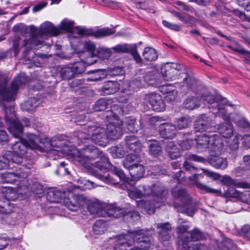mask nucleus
<instances>
[{
  "label": "nucleus",
  "mask_w": 250,
  "mask_h": 250,
  "mask_svg": "<svg viewBox=\"0 0 250 250\" xmlns=\"http://www.w3.org/2000/svg\"><path fill=\"white\" fill-rule=\"evenodd\" d=\"M228 146L232 150H236L239 146L238 139L237 137L233 140H229L228 143Z\"/></svg>",
  "instance_id": "64"
},
{
  "label": "nucleus",
  "mask_w": 250,
  "mask_h": 250,
  "mask_svg": "<svg viewBox=\"0 0 250 250\" xmlns=\"http://www.w3.org/2000/svg\"><path fill=\"white\" fill-rule=\"evenodd\" d=\"M143 56L144 59L147 61H153L158 58L156 50L149 47H146L143 52Z\"/></svg>",
  "instance_id": "42"
},
{
  "label": "nucleus",
  "mask_w": 250,
  "mask_h": 250,
  "mask_svg": "<svg viewBox=\"0 0 250 250\" xmlns=\"http://www.w3.org/2000/svg\"><path fill=\"white\" fill-rule=\"evenodd\" d=\"M228 116V119L224 120L226 121L225 123L218 124L216 126L214 130L217 129L218 132L225 138H229L232 136L233 134V129L232 124L228 121L229 116L226 113Z\"/></svg>",
  "instance_id": "20"
},
{
  "label": "nucleus",
  "mask_w": 250,
  "mask_h": 250,
  "mask_svg": "<svg viewBox=\"0 0 250 250\" xmlns=\"http://www.w3.org/2000/svg\"><path fill=\"white\" fill-rule=\"evenodd\" d=\"M111 100L102 99L97 101L93 106L94 111L98 112L104 110L111 103Z\"/></svg>",
  "instance_id": "44"
},
{
  "label": "nucleus",
  "mask_w": 250,
  "mask_h": 250,
  "mask_svg": "<svg viewBox=\"0 0 250 250\" xmlns=\"http://www.w3.org/2000/svg\"><path fill=\"white\" fill-rule=\"evenodd\" d=\"M127 169H128L132 178L135 180H138L143 177L145 171L144 167L139 163Z\"/></svg>",
  "instance_id": "29"
},
{
  "label": "nucleus",
  "mask_w": 250,
  "mask_h": 250,
  "mask_svg": "<svg viewBox=\"0 0 250 250\" xmlns=\"http://www.w3.org/2000/svg\"><path fill=\"white\" fill-rule=\"evenodd\" d=\"M175 7L179 10H184L186 11L192 12L194 9L185 2L181 1H176L175 2Z\"/></svg>",
  "instance_id": "58"
},
{
  "label": "nucleus",
  "mask_w": 250,
  "mask_h": 250,
  "mask_svg": "<svg viewBox=\"0 0 250 250\" xmlns=\"http://www.w3.org/2000/svg\"><path fill=\"white\" fill-rule=\"evenodd\" d=\"M95 71L102 72L103 75L110 77L123 76L125 75V71L123 67L120 66H115L113 68H108L107 69H98Z\"/></svg>",
  "instance_id": "28"
},
{
  "label": "nucleus",
  "mask_w": 250,
  "mask_h": 250,
  "mask_svg": "<svg viewBox=\"0 0 250 250\" xmlns=\"http://www.w3.org/2000/svg\"><path fill=\"white\" fill-rule=\"evenodd\" d=\"M119 88V84L115 81H108L104 86V92L106 94H113Z\"/></svg>",
  "instance_id": "43"
},
{
  "label": "nucleus",
  "mask_w": 250,
  "mask_h": 250,
  "mask_svg": "<svg viewBox=\"0 0 250 250\" xmlns=\"http://www.w3.org/2000/svg\"><path fill=\"white\" fill-rule=\"evenodd\" d=\"M191 161L201 163L205 162V159L202 157L197 156L195 154H190L188 155L186 158V161L183 164L184 168L187 170L192 171L195 169V167L191 164Z\"/></svg>",
  "instance_id": "32"
},
{
  "label": "nucleus",
  "mask_w": 250,
  "mask_h": 250,
  "mask_svg": "<svg viewBox=\"0 0 250 250\" xmlns=\"http://www.w3.org/2000/svg\"><path fill=\"white\" fill-rule=\"evenodd\" d=\"M185 108L192 110L199 106V101L194 97H188L184 102Z\"/></svg>",
  "instance_id": "48"
},
{
  "label": "nucleus",
  "mask_w": 250,
  "mask_h": 250,
  "mask_svg": "<svg viewBox=\"0 0 250 250\" xmlns=\"http://www.w3.org/2000/svg\"><path fill=\"white\" fill-rule=\"evenodd\" d=\"M177 94V91L176 90L169 89L168 93L165 96V99L167 102H173L176 99Z\"/></svg>",
  "instance_id": "60"
},
{
  "label": "nucleus",
  "mask_w": 250,
  "mask_h": 250,
  "mask_svg": "<svg viewBox=\"0 0 250 250\" xmlns=\"http://www.w3.org/2000/svg\"><path fill=\"white\" fill-rule=\"evenodd\" d=\"M88 133L87 137H85L83 132H80L78 134L79 137L81 139H88L89 137H91V140L99 146H104L107 143L108 137L104 128L91 126L88 129Z\"/></svg>",
  "instance_id": "11"
},
{
  "label": "nucleus",
  "mask_w": 250,
  "mask_h": 250,
  "mask_svg": "<svg viewBox=\"0 0 250 250\" xmlns=\"http://www.w3.org/2000/svg\"><path fill=\"white\" fill-rule=\"evenodd\" d=\"M104 216L106 215L109 217H113L114 218H118L122 216H125L127 214L126 212L125 208H120L119 207H112L110 206L104 207Z\"/></svg>",
  "instance_id": "24"
},
{
  "label": "nucleus",
  "mask_w": 250,
  "mask_h": 250,
  "mask_svg": "<svg viewBox=\"0 0 250 250\" xmlns=\"http://www.w3.org/2000/svg\"><path fill=\"white\" fill-rule=\"evenodd\" d=\"M60 76L62 78H72L75 77L74 72L70 67H64L60 70Z\"/></svg>",
  "instance_id": "53"
},
{
  "label": "nucleus",
  "mask_w": 250,
  "mask_h": 250,
  "mask_svg": "<svg viewBox=\"0 0 250 250\" xmlns=\"http://www.w3.org/2000/svg\"><path fill=\"white\" fill-rule=\"evenodd\" d=\"M209 163L214 167L222 169H225L228 166L226 159L215 155L210 159Z\"/></svg>",
  "instance_id": "35"
},
{
  "label": "nucleus",
  "mask_w": 250,
  "mask_h": 250,
  "mask_svg": "<svg viewBox=\"0 0 250 250\" xmlns=\"http://www.w3.org/2000/svg\"><path fill=\"white\" fill-rule=\"evenodd\" d=\"M38 33L43 36L50 35L53 36H58L60 34V28L56 27L50 22H45L42 25L40 30H38Z\"/></svg>",
  "instance_id": "21"
},
{
  "label": "nucleus",
  "mask_w": 250,
  "mask_h": 250,
  "mask_svg": "<svg viewBox=\"0 0 250 250\" xmlns=\"http://www.w3.org/2000/svg\"><path fill=\"white\" fill-rule=\"evenodd\" d=\"M74 157L80 165L91 170V173L98 178L107 183H112L108 174L103 175L99 173L96 170L93 169L96 167L101 171L106 169H110L120 179L125 182H128L129 178L126 177L123 170L117 167L112 166L108 161V159L103 154L102 151L93 145H88L83 148L81 151L78 149L74 150Z\"/></svg>",
  "instance_id": "1"
},
{
  "label": "nucleus",
  "mask_w": 250,
  "mask_h": 250,
  "mask_svg": "<svg viewBox=\"0 0 250 250\" xmlns=\"http://www.w3.org/2000/svg\"><path fill=\"white\" fill-rule=\"evenodd\" d=\"M227 47L232 51L239 53L242 55L246 56L248 59H250V52L245 50L237 42L233 41L232 45H227Z\"/></svg>",
  "instance_id": "41"
},
{
  "label": "nucleus",
  "mask_w": 250,
  "mask_h": 250,
  "mask_svg": "<svg viewBox=\"0 0 250 250\" xmlns=\"http://www.w3.org/2000/svg\"><path fill=\"white\" fill-rule=\"evenodd\" d=\"M204 234L197 229L188 231L181 237L183 247L185 250H207V247L199 243H191L204 238Z\"/></svg>",
  "instance_id": "9"
},
{
  "label": "nucleus",
  "mask_w": 250,
  "mask_h": 250,
  "mask_svg": "<svg viewBox=\"0 0 250 250\" xmlns=\"http://www.w3.org/2000/svg\"><path fill=\"white\" fill-rule=\"evenodd\" d=\"M214 125V116L202 115L196 119L194 123V129L197 132L205 131H213L215 127Z\"/></svg>",
  "instance_id": "14"
},
{
  "label": "nucleus",
  "mask_w": 250,
  "mask_h": 250,
  "mask_svg": "<svg viewBox=\"0 0 250 250\" xmlns=\"http://www.w3.org/2000/svg\"><path fill=\"white\" fill-rule=\"evenodd\" d=\"M181 70V66L176 63L167 62L161 68V73L163 77H171L177 75L179 71Z\"/></svg>",
  "instance_id": "18"
},
{
  "label": "nucleus",
  "mask_w": 250,
  "mask_h": 250,
  "mask_svg": "<svg viewBox=\"0 0 250 250\" xmlns=\"http://www.w3.org/2000/svg\"><path fill=\"white\" fill-rule=\"evenodd\" d=\"M83 49L88 52L91 58L95 57L96 46L94 42L91 41L84 42L83 43Z\"/></svg>",
  "instance_id": "51"
},
{
  "label": "nucleus",
  "mask_w": 250,
  "mask_h": 250,
  "mask_svg": "<svg viewBox=\"0 0 250 250\" xmlns=\"http://www.w3.org/2000/svg\"><path fill=\"white\" fill-rule=\"evenodd\" d=\"M146 100L150 104L153 110L157 111H163L166 105L161 95L156 93L149 94L146 96Z\"/></svg>",
  "instance_id": "17"
},
{
  "label": "nucleus",
  "mask_w": 250,
  "mask_h": 250,
  "mask_svg": "<svg viewBox=\"0 0 250 250\" xmlns=\"http://www.w3.org/2000/svg\"><path fill=\"white\" fill-rule=\"evenodd\" d=\"M129 53L132 55L133 59L137 63H141L142 62V59L135 47H131Z\"/></svg>",
  "instance_id": "61"
},
{
  "label": "nucleus",
  "mask_w": 250,
  "mask_h": 250,
  "mask_svg": "<svg viewBox=\"0 0 250 250\" xmlns=\"http://www.w3.org/2000/svg\"><path fill=\"white\" fill-rule=\"evenodd\" d=\"M235 124L239 127L242 128L250 127V123L243 118H240L236 116V118L233 119Z\"/></svg>",
  "instance_id": "56"
},
{
  "label": "nucleus",
  "mask_w": 250,
  "mask_h": 250,
  "mask_svg": "<svg viewBox=\"0 0 250 250\" xmlns=\"http://www.w3.org/2000/svg\"><path fill=\"white\" fill-rule=\"evenodd\" d=\"M16 172H5L1 174V180L3 183L13 184L20 178H24L28 173V168L23 166L17 165Z\"/></svg>",
  "instance_id": "15"
},
{
  "label": "nucleus",
  "mask_w": 250,
  "mask_h": 250,
  "mask_svg": "<svg viewBox=\"0 0 250 250\" xmlns=\"http://www.w3.org/2000/svg\"><path fill=\"white\" fill-rule=\"evenodd\" d=\"M111 48L99 47L96 50L95 56H97L98 58L103 60H107L111 56Z\"/></svg>",
  "instance_id": "46"
},
{
  "label": "nucleus",
  "mask_w": 250,
  "mask_h": 250,
  "mask_svg": "<svg viewBox=\"0 0 250 250\" xmlns=\"http://www.w3.org/2000/svg\"><path fill=\"white\" fill-rule=\"evenodd\" d=\"M106 229V224L102 220L96 221L93 227V230L94 233L97 235L103 234Z\"/></svg>",
  "instance_id": "45"
},
{
  "label": "nucleus",
  "mask_w": 250,
  "mask_h": 250,
  "mask_svg": "<svg viewBox=\"0 0 250 250\" xmlns=\"http://www.w3.org/2000/svg\"><path fill=\"white\" fill-rule=\"evenodd\" d=\"M190 121L188 118L182 117L177 119L176 121V129H183L188 127Z\"/></svg>",
  "instance_id": "50"
},
{
  "label": "nucleus",
  "mask_w": 250,
  "mask_h": 250,
  "mask_svg": "<svg viewBox=\"0 0 250 250\" xmlns=\"http://www.w3.org/2000/svg\"><path fill=\"white\" fill-rule=\"evenodd\" d=\"M105 116L109 122L105 131L108 138L113 140L119 138L123 132V122L118 118L116 113L112 110L106 111Z\"/></svg>",
  "instance_id": "10"
},
{
  "label": "nucleus",
  "mask_w": 250,
  "mask_h": 250,
  "mask_svg": "<svg viewBox=\"0 0 250 250\" xmlns=\"http://www.w3.org/2000/svg\"><path fill=\"white\" fill-rule=\"evenodd\" d=\"M14 206L8 200H0V213L2 214H9L14 211Z\"/></svg>",
  "instance_id": "39"
},
{
  "label": "nucleus",
  "mask_w": 250,
  "mask_h": 250,
  "mask_svg": "<svg viewBox=\"0 0 250 250\" xmlns=\"http://www.w3.org/2000/svg\"><path fill=\"white\" fill-rule=\"evenodd\" d=\"M199 177L203 178V176L201 174H194L192 177H190V179L192 182V184H194L198 188L207 193L214 194H218L221 193V191L220 190L210 188L205 185L199 182L198 181Z\"/></svg>",
  "instance_id": "25"
},
{
  "label": "nucleus",
  "mask_w": 250,
  "mask_h": 250,
  "mask_svg": "<svg viewBox=\"0 0 250 250\" xmlns=\"http://www.w3.org/2000/svg\"><path fill=\"white\" fill-rule=\"evenodd\" d=\"M227 196L233 197L240 198L243 202L248 203L247 197H250V194H243L233 188H229L226 191Z\"/></svg>",
  "instance_id": "38"
},
{
  "label": "nucleus",
  "mask_w": 250,
  "mask_h": 250,
  "mask_svg": "<svg viewBox=\"0 0 250 250\" xmlns=\"http://www.w3.org/2000/svg\"><path fill=\"white\" fill-rule=\"evenodd\" d=\"M20 41V38L19 36H14L12 40V49L14 52V55L15 57L17 56L20 52V48L19 47V44Z\"/></svg>",
  "instance_id": "59"
},
{
  "label": "nucleus",
  "mask_w": 250,
  "mask_h": 250,
  "mask_svg": "<svg viewBox=\"0 0 250 250\" xmlns=\"http://www.w3.org/2000/svg\"><path fill=\"white\" fill-rule=\"evenodd\" d=\"M149 153L152 155L157 156L161 153V148L159 142L156 140L150 142L148 146Z\"/></svg>",
  "instance_id": "47"
},
{
  "label": "nucleus",
  "mask_w": 250,
  "mask_h": 250,
  "mask_svg": "<svg viewBox=\"0 0 250 250\" xmlns=\"http://www.w3.org/2000/svg\"><path fill=\"white\" fill-rule=\"evenodd\" d=\"M201 98L205 104H208V108L216 116L221 117L224 120L228 119L226 114L225 106L228 104V101L218 94L217 92L214 89L205 88L201 94Z\"/></svg>",
  "instance_id": "4"
},
{
  "label": "nucleus",
  "mask_w": 250,
  "mask_h": 250,
  "mask_svg": "<svg viewBox=\"0 0 250 250\" xmlns=\"http://www.w3.org/2000/svg\"><path fill=\"white\" fill-rule=\"evenodd\" d=\"M157 227L161 229L159 233V239L160 241H168L170 238L169 231L171 229V227L169 223H158Z\"/></svg>",
  "instance_id": "26"
},
{
  "label": "nucleus",
  "mask_w": 250,
  "mask_h": 250,
  "mask_svg": "<svg viewBox=\"0 0 250 250\" xmlns=\"http://www.w3.org/2000/svg\"><path fill=\"white\" fill-rule=\"evenodd\" d=\"M172 194L176 198H179L184 204L188 203L190 201V197L184 189L173 188Z\"/></svg>",
  "instance_id": "37"
},
{
  "label": "nucleus",
  "mask_w": 250,
  "mask_h": 250,
  "mask_svg": "<svg viewBox=\"0 0 250 250\" xmlns=\"http://www.w3.org/2000/svg\"><path fill=\"white\" fill-rule=\"evenodd\" d=\"M71 68L73 70L75 77H79V75L84 71L85 64L83 61H77L73 63Z\"/></svg>",
  "instance_id": "49"
},
{
  "label": "nucleus",
  "mask_w": 250,
  "mask_h": 250,
  "mask_svg": "<svg viewBox=\"0 0 250 250\" xmlns=\"http://www.w3.org/2000/svg\"><path fill=\"white\" fill-rule=\"evenodd\" d=\"M125 210L126 212H127V214H125V215H130V217L134 221H137L140 219V214L138 211H135L134 210L132 211V209L130 208H125Z\"/></svg>",
  "instance_id": "63"
},
{
  "label": "nucleus",
  "mask_w": 250,
  "mask_h": 250,
  "mask_svg": "<svg viewBox=\"0 0 250 250\" xmlns=\"http://www.w3.org/2000/svg\"><path fill=\"white\" fill-rule=\"evenodd\" d=\"M73 32L79 36L87 35L99 38L113 35L115 32V29L113 28H103L96 31H93L85 28L77 26Z\"/></svg>",
  "instance_id": "13"
},
{
  "label": "nucleus",
  "mask_w": 250,
  "mask_h": 250,
  "mask_svg": "<svg viewBox=\"0 0 250 250\" xmlns=\"http://www.w3.org/2000/svg\"><path fill=\"white\" fill-rule=\"evenodd\" d=\"M222 182L223 184L228 186H232L238 188H250V183L240 182L232 179L229 176H224L222 179Z\"/></svg>",
  "instance_id": "27"
},
{
  "label": "nucleus",
  "mask_w": 250,
  "mask_h": 250,
  "mask_svg": "<svg viewBox=\"0 0 250 250\" xmlns=\"http://www.w3.org/2000/svg\"><path fill=\"white\" fill-rule=\"evenodd\" d=\"M31 37L29 39H25L23 41V45L26 47L25 52L31 50L33 46L42 45L43 42V36L38 33V29L34 26H31Z\"/></svg>",
  "instance_id": "16"
},
{
  "label": "nucleus",
  "mask_w": 250,
  "mask_h": 250,
  "mask_svg": "<svg viewBox=\"0 0 250 250\" xmlns=\"http://www.w3.org/2000/svg\"><path fill=\"white\" fill-rule=\"evenodd\" d=\"M86 203H88V199L81 194L72 196L71 193H69V197L64 199L65 205L72 211H77L83 208Z\"/></svg>",
  "instance_id": "12"
},
{
  "label": "nucleus",
  "mask_w": 250,
  "mask_h": 250,
  "mask_svg": "<svg viewBox=\"0 0 250 250\" xmlns=\"http://www.w3.org/2000/svg\"><path fill=\"white\" fill-rule=\"evenodd\" d=\"M176 128L175 125L171 123H164L159 126V132L164 138H172L176 134Z\"/></svg>",
  "instance_id": "22"
},
{
  "label": "nucleus",
  "mask_w": 250,
  "mask_h": 250,
  "mask_svg": "<svg viewBox=\"0 0 250 250\" xmlns=\"http://www.w3.org/2000/svg\"><path fill=\"white\" fill-rule=\"evenodd\" d=\"M38 101L35 98L33 97L21 104V106L22 110L30 111L35 109L38 106Z\"/></svg>",
  "instance_id": "40"
},
{
  "label": "nucleus",
  "mask_w": 250,
  "mask_h": 250,
  "mask_svg": "<svg viewBox=\"0 0 250 250\" xmlns=\"http://www.w3.org/2000/svg\"><path fill=\"white\" fill-rule=\"evenodd\" d=\"M131 48V47H130L129 45L124 44H118L111 48V49L117 53H129Z\"/></svg>",
  "instance_id": "55"
},
{
  "label": "nucleus",
  "mask_w": 250,
  "mask_h": 250,
  "mask_svg": "<svg viewBox=\"0 0 250 250\" xmlns=\"http://www.w3.org/2000/svg\"><path fill=\"white\" fill-rule=\"evenodd\" d=\"M194 141L193 140H186L182 141L178 146H180L182 150H187L190 148Z\"/></svg>",
  "instance_id": "62"
},
{
  "label": "nucleus",
  "mask_w": 250,
  "mask_h": 250,
  "mask_svg": "<svg viewBox=\"0 0 250 250\" xmlns=\"http://www.w3.org/2000/svg\"><path fill=\"white\" fill-rule=\"evenodd\" d=\"M141 160V157L138 154L128 153L124 160L123 164L125 168H128L133 165L138 164Z\"/></svg>",
  "instance_id": "31"
},
{
  "label": "nucleus",
  "mask_w": 250,
  "mask_h": 250,
  "mask_svg": "<svg viewBox=\"0 0 250 250\" xmlns=\"http://www.w3.org/2000/svg\"><path fill=\"white\" fill-rule=\"evenodd\" d=\"M64 193L52 188L47 191L46 198L50 202L57 203L60 202L64 197Z\"/></svg>",
  "instance_id": "34"
},
{
  "label": "nucleus",
  "mask_w": 250,
  "mask_h": 250,
  "mask_svg": "<svg viewBox=\"0 0 250 250\" xmlns=\"http://www.w3.org/2000/svg\"><path fill=\"white\" fill-rule=\"evenodd\" d=\"M166 149L171 159H176L180 155V149L174 142H168L166 146Z\"/></svg>",
  "instance_id": "36"
},
{
  "label": "nucleus",
  "mask_w": 250,
  "mask_h": 250,
  "mask_svg": "<svg viewBox=\"0 0 250 250\" xmlns=\"http://www.w3.org/2000/svg\"><path fill=\"white\" fill-rule=\"evenodd\" d=\"M126 149L128 153L138 154L141 150V144L133 136L126 137Z\"/></svg>",
  "instance_id": "23"
},
{
  "label": "nucleus",
  "mask_w": 250,
  "mask_h": 250,
  "mask_svg": "<svg viewBox=\"0 0 250 250\" xmlns=\"http://www.w3.org/2000/svg\"><path fill=\"white\" fill-rule=\"evenodd\" d=\"M12 153L10 152H5L0 160V170L6 169L7 167L13 168L17 167L15 163L12 162L11 159Z\"/></svg>",
  "instance_id": "30"
},
{
  "label": "nucleus",
  "mask_w": 250,
  "mask_h": 250,
  "mask_svg": "<svg viewBox=\"0 0 250 250\" xmlns=\"http://www.w3.org/2000/svg\"><path fill=\"white\" fill-rule=\"evenodd\" d=\"M194 141L196 142V148L198 152L208 150L209 152L214 153L217 155L223 149V142L216 134L210 136L203 135L199 136Z\"/></svg>",
  "instance_id": "7"
},
{
  "label": "nucleus",
  "mask_w": 250,
  "mask_h": 250,
  "mask_svg": "<svg viewBox=\"0 0 250 250\" xmlns=\"http://www.w3.org/2000/svg\"><path fill=\"white\" fill-rule=\"evenodd\" d=\"M18 138L19 141L16 142L12 146V151H10L12 153V158H11L12 162H15L16 165L19 166L22 162L23 158L28 147L38 150L41 152L49 151L50 153L53 154H56L58 152L57 150L51 148V147H54V144L53 142L49 138H45L44 141H42L44 145V147L41 146L37 143L39 141V139L35 135L29 134L27 140Z\"/></svg>",
  "instance_id": "2"
},
{
  "label": "nucleus",
  "mask_w": 250,
  "mask_h": 250,
  "mask_svg": "<svg viewBox=\"0 0 250 250\" xmlns=\"http://www.w3.org/2000/svg\"><path fill=\"white\" fill-rule=\"evenodd\" d=\"M114 250H149L153 245L151 239L144 230L116 236Z\"/></svg>",
  "instance_id": "3"
},
{
  "label": "nucleus",
  "mask_w": 250,
  "mask_h": 250,
  "mask_svg": "<svg viewBox=\"0 0 250 250\" xmlns=\"http://www.w3.org/2000/svg\"><path fill=\"white\" fill-rule=\"evenodd\" d=\"M0 106L4 110L5 120L9 132L15 137L20 138L22 133L23 126H27L29 125L28 119L24 118L22 122L20 123L17 119L13 106H7L5 104H1Z\"/></svg>",
  "instance_id": "6"
},
{
  "label": "nucleus",
  "mask_w": 250,
  "mask_h": 250,
  "mask_svg": "<svg viewBox=\"0 0 250 250\" xmlns=\"http://www.w3.org/2000/svg\"><path fill=\"white\" fill-rule=\"evenodd\" d=\"M167 192L159 184H154L152 187L149 186H140L138 188H133L128 191L129 196L132 199L140 198L143 196L152 195L157 200L156 202H161L165 198Z\"/></svg>",
  "instance_id": "8"
},
{
  "label": "nucleus",
  "mask_w": 250,
  "mask_h": 250,
  "mask_svg": "<svg viewBox=\"0 0 250 250\" xmlns=\"http://www.w3.org/2000/svg\"><path fill=\"white\" fill-rule=\"evenodd\" d=\"M5 197V200L14 201L18 198V196L14 189L9 188L6 189Z\"/></svg>",
  "instance_id": "57"
},
{
  "label": "nucleus",
  "mask_w": 250,
  "mask_h": 250,
  "mask_svg": "<svg viewBox=\"0 0 250 250\" xmlns=\"http://www.w3.org/2000/svg\"><path fill=\"white\" fill-rule=\"evenodd\" d=\"M86 208L91 214L98 216H104V205L97 200H91L88 199V203H86Z\"/></svg>",
  "instance_id": "19"
},
{
  "label": "nucleus",
  "mask_w": 250,
  "mask_h": 250,
  "mask_svg": "<svg viewBox=\"0 0 250 250\" xmlns=\"http://www.w3.org/2000/svg\"><path fill=\"white\" fill-rule=\"evenodd\" d=\"M136 121L131 118H127L125 121V125L127 129L131 132L134 133L138 131V127L135 124Z\"/></svg>",
  "instance_id": "52"
},
{
  "label": "nucleus",
  "mask_w": 250,
  "mask_h": 250,
  "mask_svg": "<svg viewBox=\"0 0 250 250\" xmlns=\"http://www.w3.org/2000/svg\"><path fill=\"white\" fill-rule=\"evenodd\" d=\"M0 79V100L9 101L14 100L19 88L34 83L33 79Z\"/></svg>",
  "instance_id": "5"
},
{
  "label": "nucleus",
  "mask_w": 250,
  "mask_h": 250,
  "mask_svg": "<svg viewBox=\"0 0 250 250\" xmlns=\"http://www.w3.org/2000/svg\"><path fill=\"white\" fill-rule=\"evenodd\" d=\"M74 25V22L67 20H64L62 21L60 24V31L62 30H65L68 32L72 33V27Z\"/></svg>",
  "instance_id": "54"
},
{
  "label": "nucleus",
  "mask_w": 250,
  "mask_h": 250,
  "mask_svg": "<svg viewBox=\"0 0 250 250\" xmlns=\"http://www.w3.org/2000/svg\"><path fill=\"white\" fill-rule=\"evenodd\" d=\"M138 206L141 209L142 212H146L148 214L154 212L155 208H158L159 206H156L153 203L151 204L149 201L141 200L138 202Z\"/></svg>",
  "instance_id": "33"
}]
</instances>
